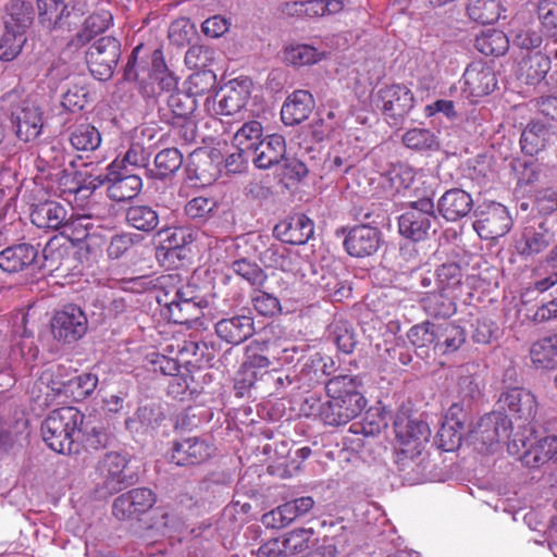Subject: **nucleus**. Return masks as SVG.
Instances as JSON below:
<instances>
[{
    "mask_svg": "<svg viewBox=\"0 0 557 557\" xmlns=\"http://www.w3.org/2000/svg\"><path fill=\"white\" fill-rule=\"evenodd\" d=\"M437 290L453 294L461 285L462 271L456 263H444L433 274Z\"/></svg>",
    "mask_w": 557,
    "mask_h": 557,
    "instance_id": "obj_47",
    "label": "nucleus"
},
{
    "mask_svg": "<svg viewBox=\"0 0 557 557\" xmlns=\"http://www.w3.org/2000/svg\"><path fill=\"white\" fill-rule=\"evenodd\" d=\"M275 237L290 245H304L314 234V224L305 214H295L274 226Z\"/></svg>",
    "mask_w": 557,
    "mask_h": 557,
    "instance_id": "obj_20",
    "label": "nucleus"
},
{
    "mask_svg": "<svg viewBox=\"0 0 557 557\" xmlns=\"http://www.w3.org/2000/svg\"><path fill=\"white\" fill-rule=\"evenodd\" d=\"M555 138H557V133L550 123H543L539 120L531 121L521 134V149L525 154L532 157Z\"/></svg>",
    "mask_w": 557,
    "mask_h": 557,
    "instance_id": "obj_28",
    "label": "nucleus"
},
{
    "mask_svg": "<svg viewBox=\"0 0 557 557\" xmlns=\"http://www.w3.org/2000/svg\"><path fill=\"white\" fill-rule=\"evenodd\" d=\"M5 28L21 30L26 33L34 21V8L29 2L22 0H11L7 7Z\"/></svg>",
    "mask_w": 557,
    "mask_h": 557,
    "instance_id": "obj_36",
    "label": "nucleus"
},
{
    "mask_svg": "<svg viewBox=\"0 0 557 557\" xmlns=\"http://www.w3.org/2000/svg\"><path fill=\"white\" fill-rule=\"evenodd\" d=\"M403 143L413 150H433L438 148L436 136L426 128H412L403 135Z\"/></svg>",
    "mask_w": 557,
    "mask_h": 557,
    "instance_id": "obj_53",
    "label": "nucleus"
},
{
    "mask_svg": "<svg viewBox=\"0 0 557 557\" xmlns=\"http://www.w3.org/2000/svg\"><path fill=\"white\" fill-rule=\"evenodd\" d=\"M183 164V154L177 148H165L154 157V170H150V176L164 180L174 175Z\"/></svg>",
    "mask_w": 557,
    "mask_h": 557,
    "instance_id": "obj_38",
    "label": "nucleus"
},
{
    "mask_svg": "<svg viewBox=\"0 0 557 557\" xmlns=\"http://www.w3.org/2000/svg\"><path fill=\"white\" fill-rule=\"evenodd\" d=\"M424 312L433 318L446 319L456 312V304L453 294L433 290L425 294L421 299Z\"/></svg>",
    "mask_w": 557,
    "mask_h": 557,
    "instance_id": "obj_35",
    "label": "nucleus"
},
{
    "mask_svg": "<svg viewBox=\"0 0 557 557\" xmlns=\"http://www.w3.org/2000/svg\"><path fill=\"white\" fill-rule=\"evenodd\" d=\"M232 270L253 287H262L268 278L265 272L255 262L238 259L232 263Z\"/></svg>",
    "mask_w": 557,
    "mask_h": 557,
    "instance_id": "obj_54",
    "label": "nucleus"
},
{
    "mask_svg": "<svg viewBox=\"0 0 557 557\" xmlns=\"http://www.w3.org/2000/svg\"><path fill=\"white\" fill-rule=\"evenodd\" d=\"M270 356H272L271 346L253 341L246 347V361L244 362V367L247 371L267 369L271 364Z\"/></svg>",
    "mask_w": 557,
    "mask_h": 557,
    "instance_id": "obj_51",
    "label": "nucleus"
},
{
    "mask_svg": "<svg viewBox=\"0 0 557 557\" xmlns=\"http://www.w3.org/2000/svg\"><path fill=\"white\" fill-rule=\"evenodd\" d=\"M550 58L542 52L524 57L519 63V78L528 85L541 83L550 70Z\"/></svg>",
    "mask_w": 557,
    "mask_h": 557,
    "instance_id": "obj_33",
    "label": "nucleus"
},
{
    "mask_svg": "<svg viewBox=\"0 0 557 557\" xmlns=\"http://www.w3.org/2000/svg\"><path fill=\"white\" fill-rule=\"evenodd\" d=\"M88 320L84 310L74 304H67L55 311L51 319V333L55 341L72 344L87 332Z\"/></svg>",
    "mask_w": 557,
    "mask_h": 557,
    "instance_id": "obj_11",
    "label": "nucleus"
},
{
    "mask_svg": "<svg viewBox=\"0 0 557 557\" xmlns=\"http://www.w3.org/2000/svg\"><path fill=\"white\" fill-rule=\"evenodd\" d=\"M91 230L92 223L90 222V216L78 215L66 219L61 234L73 244H79L89 236Z\"/></svg>",
    "mask_w": 557,
    "mask_h": 557,
    "instance_id": "obj_52",
    "label": "nucleus"
},
{
    "mask_svg": "<svg viewBox=\"0 0 557 557\" xmlns=\"http://www.w3.org/2000/svg\"><path fill=\"white\" fill-rule=\"evenodd\" d=\"M285 156V138L280 134H271L255 147L251 161L258 169L267 170L283 161Z\"/></svg>",
    "mask_w": 557,
    "mask_h": 557,
    "instance_id": "obj_23",
    "label": "nucleus"
},
{
    "mask_svg": "<svg viewBox=\"0 0 557 557\" xmlns=\"http://www.w3.org/2000/svg\"><path fill=\"white\" fill-rule=\"evenodd\" d=\"M529 442V453L533 455V461L544 463L557 454V436L548 435L539 440L535 444L531 437L525 438Z\"/></svg>",
    "mask_w": 557,
    "mask_h": 557,
    "instance_id": "obj_58",
    "label": "nucleus"
},
{
    "mask_svg": "<svg viewBox=\"0 0 557 557\" xmlns=\"http://www.w3.org/2000/svg\"><path fill=\"white\" fill-rule=\"evenodd\" d=\"M465 90L473 97H482L494 91L497 79L491 66L475 62L471 63L463 73Z\"/></svg>",
    "mask_w": 557,
    "mask_h": 557,
    "instance_id": "obj_24",
    "label": "nucleus"
},
{
    "mask_svg": "<svg viewBox=\"0 0 557 557\" xmlns=\"http://www.w3.org/2000/svg\"><path fill=\"white\" fill-rule=\"evenodd\" d=\"M511 429V421L502 412L493 411L480 419L474 436L484 445H492L504 437H508Z\"/></svg>",
    "mask_w": 557,
    "mask_h": 557,
    "instance_id": "obj_26",
    "label": "nucleus"
},
{
    "mask_svg": "<svg viewBox=\"0 0 557 557\" xmlns=\"http://www.w3.org/2000/svg\"><path fill=\"white\" fill-rule=\"evenodd\" d=\"M38 21L47 29H60L67 25L71 15L64 0H37Z\"/></svg>",
    "mask_w": 557,
    "mask_h": 557,
    "instance_id": "obj_32",
    "label": "nucleus"
},
{
    "mask_svg": "<svg viewBox=\"0 0 557 557\" xmlns=\"http://www.w3.org/2000/svg\"><path fill=\"white\" fill-rule=\"evenodd\" d=\"M126 456L116 451L107 453L97 463V485L102 486L108 494L117 493L134 484L137 476L128 469Z\"/></svg>",
    "mask_w": 557,
    "mask_h": 557,
    "instance_id": "obj_8",
    "label": "nucleus"
},
{
    "mask_svg": "<svg viewBox=\"0 0 557 557\" xmlns=\"http://www.w3.org/2000/svg\"><path fill=\"white\" fill-rule=\"evenodd\" d=\"M323 57L314 47L310 45H295L286 47L284 50V61L294 66H305L319 62Z\"/></svg>",
    "mask_w": 557,
    "mask_h": 557,
    "instance_id": "obj_48",
    "label": "nucleus"
},
{
    "mask_svg": "<svg viewBox=\"0 0 557 557\" xmlns=\"http://www.w3.org/2000/svg\"><path fill=\"white\" fill-rule=\"evenodd\" d=\"M381 109L387 119L398 124L413 108V94L404 85L385 86L377 92Z\"/></svg>",
    "mask_w": 557,
    "mask_h": 557,
    "instance_id": "obj_16",
    "label": "nucleus"
},
{
    "mask_svg": "<svg viewBox=\"0 0 557 557\" xmlns=\"http://www.w3.org/2000/svg\"><path fill=\"white\" fill-rule=\"evenodd\" d=\"M156 500V494L150 488H133L114 499L112 512L119 520L135 519L152 508Z\"/></svg>",
    "mask_w": 557,
    "mask_h": 557,
    "instance_id": "obj_15",
    "label": "nucleus"
},
{
    "mask_svg": "<svg viewBox=\"0 0 557 557\" xmlns=\"http://www.w3.org/2000/svg\"><path fill=\"white\" fill-rule=\"evenodd\" d=\"M78 426V435L82 434L86 445L90 448L99 449L108 445L110 435L100 421L84 416L83 423Z\"/></svg>",
    "mask_w": 557,
    "mask_h": 557,
    "instance_id": "obj_45",
    "label": "nucleus"
},
{
    "mask_svg": "<svg viewBox=\"0 0 557 557\" xmlns=\"http://www.w3.org/2000/svg\"><path fill=\"white\" fill-rule=\"evenodd\" d=\"M440 227L435 205L430 197L409 202L406 211L398 218L401 236L412 242H421L434 235Z\"/></svg>",
    "mask_w": 557,
    "mask_h": 557,
    "instance_id": "obj_5",
    "label": "nucleus"
},
{
    "mask_svg": "<svg viewBox=\"0 0 557 557\" xmlns=\"http://www.w3.org/2000/svg\"><path fill=\"white\" fill-rule=\"evenodd\" d=\"M125 221L129 227L144 233H151L159 223L160 216L158 211L148 205H133L125 211Z\"/></svg>",
    "mask_w": 557,
    "mask_h": 557,
    "instance_id": "obj_34",
    "label": "nucleus"
},
{
    "mask_svg": "<svg viewBox=\"0 0 557 557\" xmlns=\"http://www.w3.org/2000/svg\"><path fill=\"white\" fill-rule=\"evenodd\" d=\"M359 384L358 379L351 375H337L326 382L330 399L319 408V416L325 424H347L363 410L367 400L359 391Z\"/></svg>",
    "mask_w": 557,
    "mask_h": 557,
    "instance_id": "obj_1",
    "label": "nucleus"
},
{
    "mask_svg": "<svg viewBox=\"0 0 557 557\" xmlns=\"http://www.w3.org/2000/svg\"><path fill=\"white\" fill-rule=\"evenodd\" d=\"M554 240V233L543 221L525 225L516 242L518 252L523 257H533L544 251Z\"/></svg>",
    "mask_w": 557,
    "mask_h": 557,
    "instance_id": "obj_19",
    "label": "nucleus"
},
{
    "mask_svg": "<svg viewBox=\"0 0 557 557\" xmlns=\"http://www.w3.org/2000/svg\"><path fill=\"white\" fill-rule=\"evenodd\" d=\"M382 243V233L369 224L355 225L347 230L343 245L346 252L354 258L374 255Z\"/></svg>",
    "mask_w": 557,
    "mask_h": 557,
    "instance_id": "obj_14",
    "label": "nucleus"
},
{
    "mask_svg": "<svg viewBox=\"0 0 557 557\" xmlns=\"http://www.w3.org/2000/svg\"><path fill=\"white\" fill-rule=\"evenodd\" d=\"M434 355H446L457 351L466 342V331L460 325L444 321L434 322Z\"/></svg>",
    "mask_w": 557,
    "mask_h": 557,
    "instance_id": "obj_30",
    "label": "nucleus"
},
{
    "mask_svg": "<svg viewBox=\"0 0 557 557\" xmlns=\"http://www.w3.org/2000/svg\"><path fill=\"white\" fill-rule=\"evenodd\" d=\"M38 253V248L28 243L8 246L0 251V269L8 273L24 271L36 263Z\"/></svg>",
    "mask_w": 557,
    "mask_h": 557,
    "instance_id": "obj_21",
    "label": "nucleus"
},
{
    "mask_svg": "<svg viewBox=\"0 0 557 557\" xmlns=\"http://www.w3.org/2000/svg\"><path fill=\"white\" fill-rule=\"evenodd\" d=\"M331 336L337 348L344 354H351L356 347L357 341L354 331L345 323L333 325Z\"/></svg>",
    "mask_w": 557,
    "mask_h": 557,
    "instance_id": "obj_64",
    "label": "nucleus"
},
{
    "mask_svg": "<svg viewBox=\"0 0 557 557\" xmlns=\"http://www.w3.org/2000/svg\"><path fill=\"white\" fill-rule=\"evenodd\" d=\"M312 535L313 530L305 528L287 532L282 539L287 557H293L307 550Z\"/></svg>",
    "mask_w": 557,
    "mask_h": 557,
    "instance_id": "obj_55",
    "label": "nucleus"
},
{
    "mask_svg": "<svg viewBox=\"0 0 557 557\" xmlns=\"http://www.w3.org/2000/svg\"><path fill=\"white\" fill-rule=\"evenodd\" d=\"M98 385V376L94 373L74 374L72 381L67 382V394L65 397L74 400H84L89 397Z\"/></svg>",
    "mask_w": 557,
    "mask_h": 557,
    "instance_id": "obj_49",
    "label": "nucleus"
},
{
    "mask_svg": "<svg viewBox=\"0 0 557 557\" xmlns=\"http://www.w3.org/2000/svg\"><path fill=\"white\" fill-rule=\"evenodd\" d=\"M70 141L76 150L94 151L101 144V135L95 126L87 123L79 124L71 133Z\"/></svg>",
    "mask_w": 557,
    "mask_h": 557,
    "instance_id": "obj_46",
    "label": "nucleus"
},
{
    "mask_svg": "<svg viewBox=\"0 0 557 557\" xmlns=\"http://www.w3.org/2000/svg\"><path fill=\"white\" fill-rule=\"evenodd\" d=\"M84 413L75 407L52 410L41 424L42 438L54 451L71 455L78 451V429Z\"/></svg>",
    "mask_w": 557,
    "mask_h": 557,
    "instance_id": "obj_4",
    "label": "nucleus"
},
{
    "mask_svg": "<svg viewBox=\"0 0 557 557\" xmlns=\"http://www.w3.org/2000/svg\"><path fill=\"white\" fill-rule=\"evenodd\" d=\"M26 42V35L21 30L4 27L0 36V60L9 62L14 60Z\"/></svg>",
    "mask_w": 557,
    "mask_h": 557,
    "instance_id": "obj_50",
    "label": "nucleus"
},
{
    "mask_svg": "<svg viewBox=\"0 0 557 557\" xmlns=\"http://www.w3.org/2000/svg\"><path fill=\"white\" fill-rule=\"evenodd\" d=\"M512 225V219L505 206L490 202L479 207L473 228L485 240L496 239L506 235Z\"/></svg>",
    "mask_w": 557,
    "mask_h": 557,
    "instance_id": "obj_12",
    "label": "nucleus"
},
{
    "mask_svg": "<svg viewBox=\"0 0 557 557\" xmlns=\"http://www.w3.org/2000/svg\"><path fill=\"white\" fill-rule=\"evenodd\" d=\"M255 310L263 317H273L281 312V302L274 295L257 289L251 296Z\"/></svg>",
    "mask_w": 557,
    "mask_h": 557,
    "instance_id": "obj_62",
    "label": "nucleus"
},
{
    "mask_svg": "<svg viewBox=\"0 0 557 557\" xmlns=\"http://www.w3.org/2000/svg\"><path fill=\"white\" fill-rule=\"evenodd\" d=\"M510 165L519 184L530 185L540 178L541 164L532 159H515Z\"/></svg>",
    "mask_w": 557,
    "mask_h": 557,
    "instance_id": "obj_60",
    "label": "nucleus"
},
{
    "mask_svg": "<svg viewBox=\"0 0 557 557\" xmlns=\"http://www.w3.org/2000/svg\"><path fill=\"white\" fill-rule=\"evenodd\" d=\"M121 57V44L112 36L97 39L85 52L90 74L99 81L112 77Z\"/></svg>",
    "mask_w": 557,
    "mask_h": 557,
    "instance_id": "obj_9",
    "label": "nucleus"
},
{
    "mask_svg": "<svg viewBox=\"0 0 557 557\" xmlns=\"http://www.w3.org/2000/svg\"><path fill=\"white\" fill-rule=\"evenodd\" d=\"M498 406L508 416L511 425L530 431L533 435L537 413L536 397L523 387H511L503 391L498 397Z\"/></svg>",
    "mask_w": 557,
    "mask_h": 557,
    "instance_id": "obj_6",
    "label": "nucleus"
},
{
    "mask_svg": "<svg viewBox=\"0 0 557 557\" xmlns=\"http://www.w3.org/2000/svg\"><path fill=\"white\" fill-rule=\"evenodd\" d=\"M9 119L16 137L29 143L39 137L44 127V112L36 101L26 98L12 104Z\"/></svg>",
    "mask_w": 557,
    "mask_h": 557,
    "instance_id": "obj_10",
    "label": "nucleus"
},
{
    "mask_svg": "<svg viewBox=\"0 0 557 557\" xmlns=\"http://www.w3.org/2000/svg\"><path fill=\"white\" fill-rule=\"evenodd\" d=\"M434 322L430 321L416 324L408 331L407 337L420 356L428 357L431 349L434 351Z\"/></svg>",
    "mask_w": 557,
    "mask_h": 557,
    "instance_id": "obj_41",
    "label": "nucleus"
},
{
    "mask_svg": "<svg viewBox=\"0 0 557 557\" xmlns=\"http://www.w3.org/2000/svg\"><path fill=\"white\" fill-rule=\"evenodd\" d=\"M532 362L542 369H554L557 367V335L547 336L536 341L531 349Z\"/></svg>",
    "mask_w": 557,
    "mask_h": 557,
    "instance_id": "obj_37",
    "label": "nucleus"
},
{
    "mask_svg": "<svg viewBox=\"0 0 557 557\" xmlns=\"http://www.w3.org/2000/svg\"><path fill=\"white\" fill-rule=\"evenodd\" d=\"M474 46L484 55H502L508 48V39L503 32L491 29L476 36Z\"/></svg>",
    "mask_w": 557,
    "mask_h": 557,
    "instance_id": "obj_44",
    "label": "nucleus"
},
{
    "mask_svg": "<svg viewBox=\"0 0 557 557\" xmlns=\"http://www.w3.org/2000/svg\"><path fill=\"white\" fill-rule=\"evenodd\" d=\"M215 209V201L207 197H195L190 199L185 208V214L195 221L203 222L210 218Z\"/></svg>",
    "mask_w": 557,
    "mask_h": 557,
    "instance_id": "obj_61",
    "label": "nucleus"
},
{
    "mask_svg": "<svg viewBox=\"0 0 557 557\" xmlns=\"http://www.w3.org/2000/svg\"><path fill=\"white\" fill-rule=\"evenodd\" d=\"M45 371V379L50 381L52 389L60 396H66L67 394V382L72 381L73 375L69 369L64 366L58 364L47 368Z\"/></svg>",
    "mask_w": 557,
    "mask_h": 557,
    "instance_id": "obj_63",
    "label": "nucleus"
},
{
    "mask_svg": "<svg viewBox=\"0 0 557 557\" xmlns=\"http://www.w3.org/2000/svg\"><path fill=\"white\" fill-rule=\"evenodd\" d=\"M67 219V210L57 201H45L34 207L30 212V221L38 228H62Z\"/></svg>",
    "mask_w": 557,
    "mask_h": 557,
    "instance_id": "obj_31",
    "label": "nucleus"
},
{
    "mask_svg": "<svg viewBox=\"0 0 557 557\" xmlns=\"http://www.w3.org/2000/svg\"><path fill=\"white\" fill-rule=\"evenodd\" d=\"M387 426L386 419L377 411H368L361 421L350 425V431L364 436H376Z\"/></svg>",
    "mask_w": 557,
    "mask_h": 557,
    "instance_id": "obj_57",
    "label": "nucleus"
},
{
    "mask_svg": "<svg viewBox=\"0 0 557 557\" xmlns=\"http://www.w3.org/2000/svg\"><path fill=\"white\" fill-rule=\"evenodd\" d=\"M196 98L184 91H176L168 96L164 104L159 107L158 114L163 123H170L177 120L196 116Z\"/></svg>",
    "mask_w": 557,
    "mask_h": 557,
    "instance_id": "obj_25",
    "label": "nucleus"
},
{
    "mask_svg": "<svg viewBox=\"0 0 557 557\" xmlns=\"http://www.w3.org/2000/svg\"><path fill=\"white\" fill-rule=\"evenodd\" d=\"M251 94V81L248 78L230 81L221 89L216 113L225 116L235 115L246 107Z\"/></svg>",
    "mask_w": 557,
    "mask_h": 557,
    "instance_id": "obj_18",
    "label": "nucleus"
},
{
    "mask_svg": "<svg viewBox=\"0 0 557 557\" xmlns=\"http://www.w3.org/2000/svg\"><path fill=\"white\" fill-rule=\"evenodd\" d=\"M263 127L258 121L245 122L233 135L234 147L244 152L252 153L255 147L262 140Z\"/></svg>",
    "mask_w": 557,
    "mask_h": 557,
    "instance_id": "obj_39",
    "label": "nucleus"
},
{
    "mask_svg": "<svg viewBox=\"0 0 557 557\" xmlns=\"http://www.w3.org/2000/svg\"><path fill=\"white\" fill-rule=\"evenodd\" d=\"M26 392L30 401L39 409L50 407L59 397L52 389L50 381L45 379V371H41L40 374L28 384Z\"/></svg>",
    "mask_w": 557,
    "mask_h": 557,
    "instance_id": "obj_43",
    "label": "nucleus"
},
{
    "mask_svg": "<svg viewBox=\"0 0 557 557\" xmlns=\"http://www.w3.org/2000/svg\"><path fill=\"white\" fill-rule=\"evenodd\" d=\"M314 506L310 496H302L280 505L262 516V523L269 528L282 529L307 515Z\"/></svg>",
    "mask_w": 557,
    "mask_h": 557,
    "instance_id": "obj_17",
    "label": "nucleus"
},
{
    "mask_svg": "<svg viewBox=\"0 0 557 557\" xmlns=\"http://www.w3.org/2000/svg\"><path fill=\"white\" fill-rule=\"evenodd\" d=\"M95 187L107 186L108 197L116 202L133 200L143 189V180L126 166L120 164L119 158L107 166L106 174L95 177Z\"/></svg>",
    "mask_w": 557,
    "mask_h": 557,
    "instance_id": "obj_7",
    "label": "nucleus"
},
{
    "mask_svg": "<svg viewBox=\"0 0 557 557\" xmlns=\"http://www.w3.org/2000/svg\"><path fill=\"white\" fill-rule=\"evenodd\" d=\"M472 208L471 195L461 188L448 189L437 200V211L448 222L467 216Z\"/></svg>",
    "mask_w": 557,
    "mask_h": 557,
    "instance_id": "obj_22",
    "label": "nucleus"
},
{
    "mask_svg": "<svg viewBox=\"0 0 557 557\" xmlns=\"http://www.w3.org/2000/svg\"><path fill=\"white\" fill-rule=\"evenodd\" d=\"M255 332L253 320L247 315H234L222 319L215 324L216 335L232 345H239Z\"/></svg>",
    "mask_w": 557,
    "mask_h": 557,
    "instance_id": "obj_29",
    "label": "nucleus"
},
{
    "mask_svg": "<svg viewBox=\"0 0 557 557\" xmlns=\"http://www.w3.org/2000/svg\"><path fill=\"white\" fill-rule=\"evenodd\" d=\"M166 124L171 127L172 136L182 145H190L196 143L198 136L196 116L177 120Z\"/></svg>",
    "mask_w": 557,
    "mask_h": 557,
    "instance_id": "obj_59",
    "label": "nucleus"
},
{
    "mask_svg": "<svg viewBox=\"0 0 557 557\" xmlns=\"http://www.w3.org/2000/svg\"><path fill=\"white\" fill-rule=\"evenodd\" d=\"M215 454V446L209 437L188 436L176 440L170 460L180 467L197 466L207 462Z\"/></svg>",
    "mask_w": 557,
    "mask_h": 557,
    "instance_id": "obj_13",
    "label": "nucleus"
},
{
    "mask_svg": "<svg viewBox=\"0 0 557 557\" xmlns=\"http://www.w3.org/2000/svg\"><path fill=\"white\" fill-rule=\"evenodd\" d=\"M463 431V422L444 421L437 433L440 447L445 451L459 447Z\"/></svg>",
    "mask_w": 557,
    "mask_h": 557,
    "instance_id": "obj_56",
    "label": "nucleus"
},
{
    "mask_svg": "<svg viewBox=\"0 0 557 557\" xmlns=\"http://www.w3.org/2000/svg\"><path fill=\"white\" fill-rule=\"evenodd\" d=\"M394 428L398 443L395 459L398 469L424 474L428 455L423 450L431 434L428 423L417 419L397 418Z\"/></svg>",
    "mask_w": 557,
    "mask_h": 557,
    "instance_id": "obj_2",
    "label": "nucleus"
},
{
    "mask_svg": "<svg viewBox=\"0 0 557 557\" xmlns=\"http://www.w3.org/2000/svg\"><path fill=\"white\" fill-rule=\"evenodd\" d=\"M158 236L161 237V249L172 255L191 244L196 238L190 228L183 226L161 228Z\"/></svg>",
    "mask_w": 557,
    "mask_h": 557,
    "instance_id": "obj_40",
    "label": "nucleus"
},
{
    "mask_svg": "<svg viewBox=\"0 0 557 557\" xmlns=\"http://www.w3.org/2000/svg\"><path fill=\"white\" fill-rule=\"evenodd\" d=\"M499 0H468L467 11L471 20L481 24H493L500 17Z\"/></svg>",
    "mask_w": 557,
    "mask_h": 557,
    "instance_id": "obj_42",
    "label": "nucleus"
},
{
    "mask_svg": "<svg viewBox=\"0 0 557 557\" xmlns=\"http://www.w3.org/2000/svg\"><path fill=\"white\" fill-rule=\"evenodd\" d=\"M314 108L312 95L307 90H295L289 95L281 109V117L285 125H297L307 120Z\"/></svg>",
    "mask_w": 557,
    "mask_h": 557,
    "instance_id": "obj_27",
    "label": "nucleus"
},
{
    "mask_svg": "<svg viewBox=\"0 0 557 557\" xmlns=\"http://www.w3.org/2000/svg\"><path fill=\"white\" fill-rule=\"evenodd\" d=\"M159 283L157 301L168 308L175 323L185 324L200 318L203 300L195 284L184 283L177 274L163 275Z\"/></svg>",
    "mask_w": 557,
    "mask_h": 557,
    "instance_id": "obj_3",
    "label": "nucleus"
}]
</instances>
